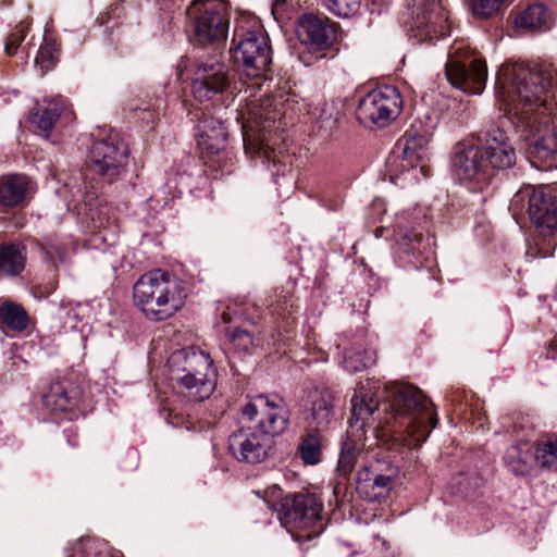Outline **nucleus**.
<instances>
[{
  "mask_svg": "<svg viewBox=\"0 0 557 557\" xmlns=\"http://www.w3.org/2000/svg\"><path fill=\"white\" fill-rule=\"evenodd\" d=\"M168 368L170 377L216 374L210 354L196 347L172 352L168 359Z\"/></svg>",
  "mask_w": 557,
  "mask_h": 557,
  "instance_id": "9b49d317",
  "label": "nucleus"
},
{
  "mask_svg": "<svg viewBox=\"0 0 557 557\" xmlns=\"http://www.w3.org/2000/svg\"><path fill=\"white\" fill-rule=\"evenodd\" d=\"M492 176L495 171L511 168L517 160L516 149L505 132L500 128H493L487 132L485 145L481 148Z\"/></svg>",
  "mask_w": 557,
  "mask_h": 557,
  "instance_id": "a211bd4d",
  "label": "nucleus"
},
{
  "mask_svg": "<svg viewBox=\"0 0 557 557\" xmlns=\"http://www.w3.org/2000/svg\"><path fill=\"white\" fill-rule=\"evenodd\" d=\"M361 451V444H359L355 440L347 438L342 444V449L337 463V472L343 476L349 475L352 472Z\"/></svg>",
  "mask_w": 557,
  "mask_h": 557,
  "instance_id": "2f4dec72",
  "label": "nucleus"
},
{
  "mask_svg": "<svg viewBox=\"0 0 557 557\" xmlns=\"http://www.w3.org/2000/svg\"><path fill=\"white\" fill-rule=\"evenodd\" d=\"M396 473L381 474L369 467L362 468L358 473L357 492L369 502L386 498L394 486Z\"/></svg>",
  "mask_w": 557,
  "mask_h": 557,
  "instance_id": "aec40b11",
  "label": "nucleus"
},
{
  "mask_svg": "<svg viewBox=\"0 0 557 557\" xmlns=\"http://www.w3.org/2000/svg\"><path fill=\"white\" fill-rule=\"evenodd\" d=\"M324 8L338 17L355 15L360 8V0H323Z\"/></svg>",
  "mask_w": 557,
  "mask_h": 557,
  "instance_id": "f704fd0d",
  "label": "nucleus"
},
{
  "mask_svg": "<svg viewBox=\"0 0 557 557\" xmlns=\"http://www.w3.org/2000/svg\"><path fill=\"white\" fill-rule=\"evenodd\" d=\"M554 24V15L542 3L528 7L515 20L517 28L530 32H545L550 29Z\"/></svg>",
  "mask_w": 557,
  "mask_h": 557,
  "instance_id": "a878e982",
  "label": "nucleus"
},
{
  "mask_svg": "<svg viewBox=\"0 0 557 557\" xmlns=\"http://www.w3.org/2000/svg\"><path fill=\"white\" fill-rule=\"evenodd\" d=\"M534 460V453L530 443H519L506 451L505 463L516 475L529 474Z\"/></svg>",
  "mask_w": 557,
  "mask_h": 557,
  "instance_id": "cd10ccee",
  "label": "nucleus"
},
{
  "mask_svg": "<svg viewBox=\"0 0 557 557\" xmlns=\"http://www.w3.org/2000/svg\"><path fill=\"white\" fill-rule=\"evenodd\" d=\"M420 171L424 173V172H425V166H424V165H422V166L420 168Z\"/></svg>",
  "mask_w": 557,
  "mask_h": 557,
  "instance_id": "37998d69",
  "label": "nucleus"
},
{
  "mask_svg": "<svg viewBox=\"0 0 557 557\" xmlns=\"http://www.w3.org/2000/svg\"><path fill=\"white\" fill-rule=\"evenodd\" d=\"M243 414L252 420L259 416L258 431L265 437L282 434L288 423V410L275 395H258L243 408Z\"/></svg>",
  "mask_w": 557,
  "mask_h": 557,
  "instance_id": "6e6552de",
  "label": "nucleus"
},
{
  "mask_svg": "<svg viewBox=\"0 0 557 557\" xmlns=\"http://www.w3.org/2000/svg\"><path fill=\"white\" fill-rule=\"evenodd\" d=\"M411 17L421 39L445 35L448 17L440 0H411Z\"/></svg>",
  "mask_w": 557,
  "mask_h": 557,
  "instance_id": "ddd939ff",
  "label": "nucleus"
},
{
  "mask_svg": "<svg viewBox=\"0 0 557 557\" xmlns=\"http://www.w3.org/2000/svg\"><path fill=\"white\" fill-rule=\"evenodd\" d=\"M194 42L200 46L226 39L230 18L221 0H194L186 10Z\"/></svg>",
  "mask_w": 557,
  "mask_h": 557,
  "instance_id": "39448f33",
  "label": "nucleus"
},
{
  "mask_svg": "<svg viewBox=\"0 0 557 557\" xmlns=\"http://www.w3.org/2000/svg\"><path fill=\"white\" fill-rule=\"evenodd\" d=\"M507 0H470L471 11L474 16L488 18L499 12Z\"/></svg>",
  "mask_w": 557,
  "mask_h": 557,
  "instance_id": "e433bc0d",
  "label": "nucleus"
},
{
  "mask_svg": "<svg viewBox=\"0 0 557 557\" xmlns=\"http://www.w3.org/2000/svg\"><path fill=\"white\" fill-rule=\"evenodd\" d=\"M226 129L223 123L212 116L203 114L198 125L197 146L201 154L212 157L225 148Z\"/></svg>",
  "mask_w": 557,
  "mask_h": 557,
  "instance_id": "412c9836",
  "label": "nucleus"
},
{
  "mask_svg": "<svg viewBox=\"0 0 557 557\" xmlns=\"http://www.w3.org/2000/svg\"><path fill=\"white\" fill-rule=\"evenodd\" d=\"M33 190V184L24 174H8L0 177V206L16 208L26 201Z\"/></svg>",
  "mask_w": 557,
  "mask_h": 557,
  "instance_id": "4be33fe9",
  "label": "nucleus"
},
{
  "mask_svg": "<svg viewBox=\"0 0 557 557\" xmlns=\"http://www.w3.org/2000/svg\"><path fill=\"white\" fill-rule=\"evenodd\" d=\"M59 60V49L55 44L51 41H45L40 46L38 53L35 58V63L40 66L45 73L51 70Z\"/></svg>",
  "mask_w": 557,
  "mask_h": 557,
  "instance_id": "c9c22d12",
  "label": "nucleus"
},
{
  "mask_svg": "<svg viewBox=\"0 0 557 557\" xmlns=\"http://www.w3.org/2000/svg\"><path fill=\"white\" fill-rule=\"evenodd\" d=\"M299 455L306 465H317L321 460L322 443L318 430H310L299 445Z\"/></svg>",
  "mask_w": 557,
  "mask_h": 557,
  "instance_id": "473e14b6",
  "label": "nucleus"
},
{
  "mask_svg": "<svg viewBox=\"0 0 557 557\" xmlns=\"http://www.w3.org/2000/svg\"><path fill=\"white\" fill-rule=\"evenodd\" d=\"M280 506L282 524L296 541H309L323 532V504L315 494H290L282 499Z\"/></svg>",
  "mask_w": 557,
  "mask_h": 557,
  "instance_id": "20e7f679",
  "label": "nucleus"
},
{
  "mask_svg": "<svg viewBox=\"0 0 557 557\" xmlns=\"http://www.w3.org/2000/svg\"><path fill=\"white\" fill-rule=\"evenodd\" d=\"M174 383V388L182 397L188 401H203L208 399L216 385V374L170 377Z\"/></svg>",
  "mask_w": 557,
  "mask_h": 557,
  "instance_id": "5701e85b",
  "label": "nucleus"
},
{
  "mask_svg": "<svg viewBox=\"0 0 557 557\" xmlns=\"http://www.w3.org/2000/svg\"><path fill=\"white\" fill-rule=\"evenodd\" d=\"M325 114H326V110H323L322 114L320 116V119H321L320 120V122H321V126L320 127H323V128H325L329 132H332V129L336 125L337 117L333 114L332 111L327 114V116L324 117Z\"/></svg>",
  "mask_w": 557,
  "mask_h": 557,
  "instance_id": "79ce46f5",
  "label": "nucleus"
},
{
  "mask_svg": "<svg viewBox=\"0 0 557 557\" xmlns=\"http://www.w3.org/2000/svg\"><path fill=\"white\" fill-rule=\"evenodd\" d=\"M269 442L259 431L240 429L230 436L228 448L238 461L258 463L267 457Z\"/></svg>",
  "mask_w": 557,
  "mask_h": 557,
  "instance_id": "f3484780",
  "label": "nucleus"
},
{
  "mask_svg": "<svg viewBox=\"0 0 557 557\" xmlns=\"http://www.w3.org/2000/svg\"><path fill=\"white\" fill-rule=\"evenodd\" d=\"M403 98L396 87L384 86L368 92L359 102L358 120L366 125L384 127L400 114Z\"/></svg>",
  "mask_w": 557,
  "mask_h": 557,
  "instance_id": "423d86ee",
  "label": "nucleus"
},
{
  "mask_svg": "<svg viewBox=\"0 0 557 557\" xmlns=\"http://www.w3.org/2000/svg\"><path fill=\"white\" fill-rule=\"evenodd\" d=\"M296 34L306 47L322 51L337 41L338 25L326 16L304 14L297 21Z\"/></svg>",
  "mask_w": 557,
  "mask_h": 557,
  "instance_id": "9d476101",
  "label": "nucleus"
},
{
  "mask_svg": "<svg viewBox=\"0 0 557 557\" xmlns=\"http://www.w3.org/2000/svg\"><path fill=\"white\" fill-rule=\"evenodd\" d=\"M445 73L448 82L465 92L481 94L485 88L487 67L484 61L472 60L467 66L456 58H448Z\"/></svg>",
  "mask_w": 557,
  "mask_h": 557,
  "instance_id": "f8f14e48",
  "label": "nucleus"
},
{
  "mask_svg": "<svg viewBox=\"0 0 557 557\" xmlns=\"http://www.w3.org/2000/svg\"><path fill=\"white\" fill-rule=\"evenodd\" d=\"M310 411L318 426H326L333 414V398L329 393L314 391L310 395Z\"/></svg>",
  "mask_w": 557,
  "mask_h": 557,
  "instance_id": "c756f323",
  "label": "nucleus"
},
{
  "mask_svg": "<svg viewBox=\"0 0 557 557\" xmlns=\"http://www.w3.org/2000/svg\"><path fill=\"white\" fill-rule=\"evenodd\" d=\"M187 299L185 283L160 270L143 274L133 287L135 306L150 321L160 322L174 317Z\"/></svg>",
  "mask_w": 557,
  "mask_h": 557,
  "instance_id": "7ed1b4c3",
  "label": "nucleus"
},
{
  "mask_svg": "<svg viewBox=\"0 0 557 557\" xmlns=\"http://www.w3.org/2000/svg\"><path fill=\"white\" fill-rule=\"evenodd\" d=\"M128 149L121 140L110 137L107 140H98L92 144L89 153L91 169L112 181L124 169L127 162Z\"/></svg>",
  "mask_w": 557,
  "mask_h": 557,
  "instance_id": "1a4fd4ad",
  "label": "nucleus"
},
{
  "mask_svg": "<svg viewBox=\"0 0 557 557\" xmlns=\"http://www.w3.org/2000/svg\"><path fill=\"white\" fill-rule=\"evenodd\" d=\"M453 168L460 181L474 182L479 186L488 184L493 177L481 148L472 145L457 148Z\"/></svg>",
  "mask_w": 557,
  "mask_h": 557,
  "instance_id": "4468645a",
  "label": "nucleus"
},
{
  "mask_svg": "<svg viewBox=\"0 0 557 557\" xmlns=\"http://www.w3.org/2000/svg\"><path fill=\"white\" fill-rule=\"evenodd\" d=\"M46 103L47 106L42 110L32 115V123L38 131L48 136L58 117L65 116L70 120L73 116V112L70 109L69 102L61 96L47 99Z\"/></svg>",
  "mask_w": 557,
  "mask_h": 557,
  "instance_id": "393cba45",
  "label": "nucleus"
},
{
  "mask_svg": "<svg viewBox=\"0 0 557 557\" xmlns=\"http://www.w3.org/2000/svg\"><path fill=\"white\" fill-rule=\"evenodd\" d=\"M556 95L554 63H507L499 70L496 97L517 127L529 134L528 153L533 161L552 162L557 158Z\"/></svg>",
  "mask_w": 557,
  "mask_h": 557,
  "instance_id": "f257e3e1",
  "label": "nucleus"
},
{
  "mask_svg": "<svg viewBox=\"0 0 557 557\" xmlns=\"http://www.w3.org/2000/svg\"><path fill=\"white\" fill-rule=\"evenodd\" d=\"M380 410V404L372 395H370L363 386L351 398V417L350 424H359L360 429L375 421L374 413Z\"/></svg>",
  "mask_w": 557,
  "mask_h": 557,
  "instance_id": "bb28decb",
  "label": "nucleus"
},
{
  "mask_svg": "<svg viewBox=\"0 0 557 557\" xmlns=\"http://www.w3.org/2000/svg\"><path fill=\"white\" fill-rule=\"evenodd\" d=\"M233 58L248 77L260 78L272 62L271 47L261 33L247 32L235 46Z\"/></svg>",
  "mask_w": 557,
  "mask_h": 557,
  "instance_id": "0eeeda50",
  "label": "nucleus"
},
{
  "mask_svg": "<svg viewBox=\"0 0 557 557\" xmlns=\"http://www.w3.org/2000/svg\"><path fill=\"white\" fill-rule=\"evenodd\" d=\"M81 392L73 383L54 382L44 395V403L52 411H67L77 406Z\"/></svg>",
  "mask_w": 557,
  "mask_h": 557,
  "instance_id": "b1692460",
  "label": "nucleus"
},
{
  "mask_svg": "<svg viewBox=\"0 0 557 557\" xmlns=\"http://www.w3.org/2000/svg\"><path fill=\"white\" fill-rule=\"evenodd\" d=\"M430 133L421 124H412L398 140V147L401 148L403 169L416 168L425 157Z\"/></svg>",
  "mask_w": 557,
  "mask_h": 557,
  "instance_id": "6ab92c4d",
  "label": "nucleus"
},
{
  "mask_svg": "<svg viewBox=\"0 0 557 557\" xmlns=\"http://www.w3.org/2000/svg\"><path fill=\"white\" fill-rule=\"evenodd\" d=\"M245 150L247 154L258 153L264 157L268 161L271 160V154L267 151L265 147L261 144L255 145L251 143H247L246 138H244Z\"/></svg>",
  "mask_w": 557,
  "mask_h": 557,
  "instance_id": "a19ab883",
  "label": "nucleus"
},
{
  "mask_svg": "<svg viewBox=\"0 0 557 557\" xmlns=\"http://www.w3.org/2000/svg\"><path fill=\"white\" fill-rule=\"evenodd\" d=\"M529 214L532 223L543 237L552 238L548 245H555L557 236V205L549 193L533 190L529 197Z\"/></svg>",
  "mask_w": 557,
  "mask_h": 557,
  "instance_id": "dca6fc26",
  "label": "nucleus"
},
{
  "mask_svg": "<svg viewBox=\"0 0 557 557\" xmlns=\"http://www.w3.org/2000/svg\"><path fill=\"white\" fill-rule=\"evenodd\" d=\"M232 341L243 349H247L252 344L251 335L244 330H236L232 335Z\"/></svg>",
  "mask_w": 557,
  "mask_h": 557,
  "instance_id": "ea45409f",
  "label": "nucleus"
},
{
  "mask_svg": "<svg viewBox=\"0 0 557 557\" xmlns=\"http://www.w3.org/2000/svg\"><path fill=\"white\" fill-rule=\"evenodd\" d=\"M28 27H29V23L27 21H22L15 27V30L8 36V39L5 42L7 54H9V55L15 54L18 46L25 38Z\"/></svg>",
  "mask_w": 557,
  "mask_h": 557,
  "instance_id": "4c0bfd02",
  "label": "nucleus"
},
{
  "mask_svg": "<svg viewBox=\"0 0 557 557\" xmlns=\"http://www.w3.org/2000/svg\"><path fill=\"white\" fill-rule=\"evenodd\" d=\"M536 458L545 467H553L557 465V442L545 443L537 449Z\"/></svg>",
  "mask_w": 557,
  "mask_h": 557,
  "instance_id": "58836bf2",
  "label": "nucleus"
},
{
  "mask_svg": "<svg viewBox=\"0 0 557 557\" xmlns=\"http://www.w3.org/2000/svg\"><path fill=\"white\" fill-rule=\"evenodd\" d=\"M24 247L3 245L0 247V270L10 275L18 274L25 265Z\"/></svg>",
  "mask_w": 557,
  "mask_h": 557,
  "instance_id": "7c9ffc66",
  "label": "nucleus"
},
{
  "mask_svg": "<svg viewBox=\"0 0 557 557\" xmlns=\"http://www.w3.org/2000/svg\"><path fill=\"white\" fill-rule=\"evenodd\" d=\"M383 417L379 419L382 430L401 440L409 448L418 447L430 435L438 422L431 400L418 387L406 383L385 386Z\"/></svg>",
  "mask_w": 557,
  "mask_h": 557,
  "instance_id": "f03ea898",
  "label": "nucleus"
},
{
  "mask_svg": "<svg viewBox=\"0 0 557 557\" xmlns=\"http://www.w3.org/2000/svg\"><path fill=\"white\" fill-rule=\"evenodd\" d=\"M0 320L11 331L23 332L27 329L29 317L22 305L5 300L0 305Z\"/></svg>",
  "mask_w": 557,
  "mask_h": 557,
  "instance_id": "c85d7f7f",
  "label": "nucleus"
},
{
  "mask_svg": "<svg viewBox=\"0 0 557 557\" xmlns=\"http://www.w3.org/2000/svg\"><path fill=\"white\" fill-rule=\"evenodd\" d=\"M376 362V355L372 350L352 351L344 357V368L350 373L366 370Z\"/></svg>",
  "mask_w": 557,
  "mask_h": 557,
  "instance_id": "72a5a7b5",
  "label": "nucleus"
},
{
  "mask_svg": "<svg viewBox=\"0 0 557 557\" xmlns=\"http://www.w3.org/2000/svg\"><path fill=\"white\" fill-rule=\"evenodd\" d=\"M230 85L227 66L218 61L200 63L193 81V92L197 100L212 99Z\"/></svg>",
  "mask_w": 557,
  "mask_h": 557,
  "instance_id": "2eb2a0df",
  "label": "nucleus"
}]
</instances>
